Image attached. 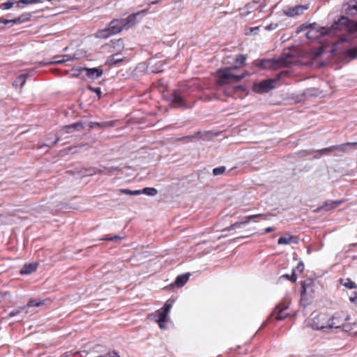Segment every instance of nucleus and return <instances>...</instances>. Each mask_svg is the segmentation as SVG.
Instances as JSON below:
<instances>
[{"label": "nucleus", "instance_id": "1", "mask_svg": "<svg viewBox=\"0 0 357 357\" xmlns=\"http://www.w3.org/2000/svg\"><path fill=\"white\" fill-rule=\"evenodd\" d=\"M310 28L306 37L312 40H317L327 34H337L338 31L345 30L350 33L357 32V22L350 20L347 17L342 16L335 22L330 27L318 26L316 23L309 24Z\"/></svg>", "mask_w": 357, "mask_h": 357}, {"label": "nucleus", "instance_id": "2", "mask_svg": "<svg viewBox=\"0 0 357 357\" xmlns=\"http://www.w3.org/2000/svg\"><path fill=\"white\" fill-rule=\"evenodd\" d=\"M147 10V9H144L129 15L126 18L113 20L107 27L98 30L95 33V36L98 38H107L112 35L119 33L123 29H128L136 24L137 17L142 14H146Z\"/></svg>", "mask_w": 357, "mask_h": 357}, {"label": "nucleus", "instance_id": "3", "mask_svg": "<svg viewBox=\"0 0 357 357\" xmlns=\"http://www.w3.org/2000/svg\"><path fill=\"white\" fill-rule=\"evenodd\" d=\"M324 321V319L321 317H314L312 319L311 326L312 328L317 330H324L327 328H342L343 331L348 332L351 331L354 324L345 323L349 319L348 316L344 317L341 313H335L331 318L328 319L325 324H319L317 322L320 319Z\"/></svg>", "mask_w": 357, "mask_h": 357}, {"label": "nucleus", "instance_id": "4", "mask_svg": "<svg viewBox=\"0 0 357 357\" xmlns=\"http://www.w3.org/2000/svg\"><path fill=\"white\" fill-rule=\"evenodd\" d=\"M236 66L220 68L217 70L218 75L217 82L219 85L229 84L237 83L244 78V74L236 75L233 73L234 70H236Z\"/></svg>", "mask_w": 357, "mask_h": 357}, {"label": "nucleus", "instance_id": "5", "mask_svg": "<svg viewBox=\"0 0 357 357\" xmlns=\"http://www.w3.org/2000/svg\"><path fill=\"white\" fill-rule=\"evenodd\" d=\"M314 281L312 280H306L301 282V303L303 306L308 305L310 303V298L312 297L314 293Z\"/></svg>", "mask_w": 357, "mask_h": 357}, {"label": "nucleus", "instance_id": "6", "mask_svg": "<svg viewBox=\"0 0 357 357\" xmlns=\"http://www.w3.org/2000/svg\"><path fill=\"white\" fill-rule=\"evenodd\" d=\"M357 145L356 142H347L345 144H342L337 146H331L328 148L323 149L321 150H318L314 151V155H313L314 158H319L322 155H328L329 153L334 151H344L345 146H356Z\"/></svg>", "mask_w": 357, "mask_h": 357}, {"label": "nucleus", "instance_id": "7", "mask_svg": "<svg viewBox=\"0 0 357 357\" xmlns=\"http://www.w3.org/2000/svg\"><path fill=\"white\" fill-rule=\"evenodd\" d=\"M274 82L275 81L272 79L263 80L254 85L253 91L258 93H268L274 88Z\"/></svg>", "mask_w": 357, "mask_h": 357}, {"label": "nucleus", "instance_id": "8", "mask_svg": "<svg viewBox=\"0 0 357 357\" xmlns=\"http://www.w3.org/2000/svg\"><path fill=\"white\" fill-rule=\"evenodd\" d=\"M73 71H86V76L88 78L94 80L96 79H98L103 74V70L98 67V68H73Z\"/></svg>", "mask_w": 357, "mask_h": 357}, {"label": "nucleus", "instance_id": "9", "mask_svg": "<svg viewBox=\"0 0 357 357\" xmlns=\"http://www.w3.org/2000/svg\"><path fill=\"white\" fill-rule=\"evenodd\" d=\"M309 8V4L297 5L293 7H287L284 9L283 12L285 15L291 17L298 16Z\"/></svg>", "mask_w": 357, "mask_h": 357}, {"label": "nucleus", "instance_id": "10", "mask_svg": "<svg viewBox=\"0 0 357 357\" xmlns=\"http://www.w3.org/2000/svg\"><path fill=\"white\" fill-rule=\"evenodd\" d=\"M171 103L177 108L188 109L189 106L185 102L180 91H174L169 98Z\"/></svg>", "mask_w": 357, "mask_h": 357}, {"label": "nucleus", "instance_id": "11", "mask_svg": "<svg viewBox=\"0 0 357 357\" xmlns=\"http://www.w3.org/2000/svg\"><path fill=\"white\" fill-rule=\"evenodd\" d=\"M287 306H283L282 308H280V305H277L275 307L274 312H272L268 317L267 318L266 321L264 322L261 326V328L264 327L266 324L270 321L271 317H273L274 313H277L276 319L277 320H283L285 318L288 317V314H283V311L287 309Z\"/></svg>", "mask_w": 357, "mask_h": 357}, {"label": "nucleus", "instance_id": "12", "mask_svg": "<svg viewBox=\"0 0 357 357\" xmlns=\"http://www.w3.org/2000/svg\"><path fill=\"white\" fill-rule=\"evenodd\" d=\"M345 199H339L335 201L327 200L321 206H320L318 210H324L326 211L333 210L336 207L339 206L340 204L344 203Z\"/></svg>", "mask_w": 357, "mask_h": 357}, {"label": "nucleus", "instance_id": "13", "mask_svg": "<svg viewBox=\"0 0 357 357\" xmlns=\"http://www.w3.org/2000/svg\"><path fill=\"white\" fill-rule=\"evenodd\" d=\"M60 140V138L57 136L55 132H50L46 136L47 143L43 144L40 146L42 148L43 146H47L48 148H52Z\"/></svg>", "mask_w": 357, "mask_h": 357}, {"label": "nucleus", "instance_id": "14", "mask_svg": "<svg viewBox=\"0 0 357 357\" xmlns=\"http://www.w3.org/2000/svg\"><path fill=\"white\" fill-rule=\"evenodd\" d=\"M297 243L298 238L289 234L280 236L278 241V243L280 245H289L291 243L296 244Z\"/></svg>", "mask_w": 357, "mask_h": 357}, {"label": "nucleus", "instance_id": "15", "mask_svg": "<svg viewBox=\"0 0 357 357\" xmlns=\"http://www.w3.org/2000/svg\"><path fill=\"white\" fill-rule=\"evenodd\" d=\"M190 276V274L189 273H186L178 275L176 278L174 282L172 283L171 284V286L182 287L188 281Z\"/></svg>", "mask_w": 357, "mask_h": 357}, {"label": "nucleus", "instance_id": "16", "mask_svg": "<svg viewBox=\"0 0 357 357\" xmlns=\"http://www.w3.org/2000/svg\"><path fill=\"white\" fill-rule=\"evenodd\" d=\"M38 267L37 263L25 264L20 271L21 275H29L36 271Z\"/></svg>", "mask_w": 357, "mask_h": 357}, {"label": "nucleus", "instance_id": "17", "mask_svg": "<svg viewBox=\"0 0 357 357\" xmlns=\"http://www.w3.org/2000/svg\"><path fill=\"white\" fill-rule=\"evenodd\" d=\"M29 76H30L29 73L20 75L13 82V85L16 87L20 86V87L22 88L26 82V77Z\"/></svg>", "mask_w": 357, "mask_h": 357}, {"label": "nucleus", "instance_id": "18", "mask_svg": "<svg viewBox=\"0 0 357 357\" xmlns=\"http://www.w3.org/2000/svg\"><path fill=\"white\" fill-rule=\"evenodd\" d=\"M64 128L66 130L67 133H70L73 130L81 131L84 130V127L81 122H77L70 125L66 126Z\"/></svg>", "mask_w": 357, "mask_h": 357}, {"label": "nucleus", "instance_id": "19", "mask_svg": "<svg viewBox=\"0 0 357 357\" xmlns=\"http://www.w3.org/2000/svg\"><path fill=\"white\" fill-rule=\"evenodd\" d=\"M340 283L349 289H357V284L349 278L340 279Z\"/></svg>", "mask_w": 357, "mask_h": 357}, {"label": "nucleus", "instance_id": "20", "mask_svg": "<svg viewBox=\"0 0 357 357\" xmlns=\"http://www.w3.org/2000/svg\"><path fill=\"white\" fill-rule=\"evenodd\" d=\"M123 59H124L123 57L121 56L120 53H116V54L111 55L109 57L107 62L109 65H115V64H117V63L123 61Z\"/></svg>", "mask_w": 357, "mask_h": 357}, {"label": "nucleus", "instance_id": "21", "mask_svg": "<svg viewBox=\"0 0 357 357\" xmlns=\"http://www.w3.org/2000/svg\"><path fill=\"white\" fill-rule=\"evenodd\" d=\"M253 64L260 68H267L271 66V61L268 59H257L254 61Z\"/></svg>", "mask_w": 357, "mask_h": 357}, {"label": "nucleus", "instance_id": "22", "mask_svg": "<svg viewBox=\"0 0 357 357\" xmlns=\"http://www.w3.org/2000/svg\"><path fill=\"white\" fill-rule=\"evenodd\" d=\"M168 314L164 312L161 308L155 312V317L156 321H160L161 322H166Z\"/></svg>", "mask_w": 357, "mask_h": 357}, {"label": "nucleus", "instance_id": "23", "mask_svg": "<svg viewBox=\"0 0 357 357\" xmlns=\"http://www.w3.org/2000/svg\"><path fill=\"white\" fill-rule=\"evenodd\" d=\"M140 195L144 194L148 196H155L158 194V190L155 188H144L142 190H139Z\"/></svg>", "mask_w": 357, "mask_h": 357}, {"label": "nucleus", "instance_id": "24", "mask_svg": "<svg viewBox=\"0 0 357 357\" xmlns=\"http://www.w3.org/2000/svg\"><path fill=\"white\" fill-rule=\"evenodd\" d=\"M30 19V15L29 14H27L26 15H21L17 18H15V19H13L12 20V24H21V23H23V22H25L26 21H28Z\"/></svg>", "mask_w": 357, "mask_h": 357}, {"label": "nucleus", "instance_id": "25", "mask_svg": "<svg viewBox=\"0 0 357 357\" xmlns=\"http://www.w3.org/2000/svg\"><path fill=\"white\" fill-rule=\"evenodd\" d=\"M26 309V306H21L16 309H14L8 313L7 317L11 318V317H15L16 315L24 312Z\"/></svg>", "mask_w": 357, "mask_h": 357}, {"label": "nucleus", "instance_id": "26", "mask_svg": "<svg viewBox=\"0 0 357 357\" xmlns=\"http://www.w3.org/2000/svg\"><path fill=\"white\" fill-rule=\"evenodd\" d=\"M42 3L41 0H20L17 2V6L21 7V4H31V3Z\"/></svg>", "mask_w": 357, "mask_h": 357}, {"label": "nucleus", "instance_id": "27", "mask_svg": "<svg viewBox=\"0 0 357 357\" xmlns=\"http://www.w3.org/2000/svg\"><path fill=\"white\" fill-rule=\"evenodd\" d=\"M43 304V301H37L36 299H30L26 306V308L29 307H39V306L42 305Z\"/></svg>", "mask_w": 357, "mask_h": 357}, {"label": "nucleus", "instance_id": "28", "mask_svg": "<svg viewBox=\"0 0 357 357\" xmlns=\"http://www.w3.org/2000/svg\"><path fill=\"white\" fill-rule=\"evenodd\" d=\"M13 0H8L6 2L1 3L0 5V8L3 10H9L13 6Z\"/></svg>", "mask_w": 357, "mask_h": 357}, {"label": "nucleus", "instance_id": "29", "mask_svg": "<svg viewBox=\"0 0 357 357\" xmlns=\"http://www.w3.org/2000/svg\"><path fill=\"white\" fill-rule=\"evenodd\" d=\"M123 238L119 236V235H114L113 236H109V235H106L104 238H101L102 241H117L119 240L123 239Z\"/></svg>", "mask_w": 357, "mask_h": 357}, {"label": "nucleus", "instance_id": "30", "mask_svg": "<svg viewBox=\"0 0 357 357\" xmlns=\"http://www.w3.org/2000/svg\"><path fill=\"white\" fill-rule=\"evenodd\" d=\"M226 170V167L225 166H220L215 167L213 169V174L214 176H219L222 174Z\"/></svg>", "mask_w": 357, "mask_h": 357}, {"label": "nucleus", "instance_id": "31", "mask_svg": "<svg viewBox=\"0 0 357 357\" xmlns=\"http://www.w3.org/2000/svg\"><path fill=\"white\" fill-rule=\"evenodd\" d=\"M120 191H121V192H122L123 194H125V195H135V196L140 195L139 190H128V189H121Z\"/></svg>", "mask_w": 357, "mask_h": 357}, {"label": "nucleus", "instance_id": "32", "mask_svg": "<svg viewBox=\"0 0 357 357\" xmlns=\"http://www.w3.org/2000/svg\"><path fill=\"white\" fill-rule=\"evenodd\" d=\"M243 226H245L243 223L241 221H239L231 225L229 227H227L225 230L231 231L236 228H242Z\"/></svg>", "mask_w": 357, "mask_h": 357}, {"label": "nucleus", "instance_id": "33", "mask_svg": "<svg viewBox=\"0 0 357 357\" xmlns=\"http://www.w3.org/2000/svg\"><path fill=\"white\" fill-rule=\"evenodd\" d=\"M84 169L85 171L86 175H87V176H91V175L96 174L97 173L100 172V170L97 169L95 167H89L88 169Z\"/></svg>", "mask_w": 357, "mask_h": 357}, {"label": "nucleus", "instance_id": "34", "mask_svg": "<svg viewBox=\"0 0 357 357\" xmlns=\"http://www.w3.org/2000/svg\"><path fill=\"white\" fill-rule=\"evenodd\" d=\"M271 217H272V215H271V214H262V213L255 214V215H254V216H253V218H254L255 219H256V218H260V219H261V220H269Z\"/></svg>", "mask_w": 357, "mask_h": 357}, {"label": "nucleus", "instance_id": "35", "mask_svg": "<svg viewBox=\"0 0 357 357\" xmlns=\"http://www.w3.org/2000/svg\"><path fill=\"white\" fill-rule=\"evenodd\" d=\"M246 60V56L244 54H239L235 59V63L237 64H243Z\"/></svg>", "mask_w": 357, "mask_h": 357}, {"label": "nucleus", "instance_id": "36", "mask_svg": "<svg viewBox=\"0 0 357 357\" xmlns=\"http://www.w3.org/2000/svg\"><path fill=\"white\" fill-rule=\"evenodd\" d=\"M281 278H287V280L291 281L292 282H295L296 281V276L295 275V270H293V273L291 275L284 274L281 276Z\"/></svg>", "mask_w": 357, "mask_h": 357}, {"label": "nucleus", "instance_id": "37", "mask_svg": "<svg viewBox=\"0 0 357 357\" xmlns=\"http://www.w3.org/2000/svg\"><path fill=\"white\" fill-rule=\"evenodd\" d=\"M107 124V123L105 122H101V123H99V122H89L88 126H89V129H92L94 127L96 126H104Z\"/></svg>", "mask_w": 357, "mask_h": 357}, {"label": "nucleus", "instance_id": "38", "mask_svg": "<svg viewBox=\"0 0 357 357\" xmlns=\"http://www.w3.org/2000/svg\"><path fill=\"white\" fill-rule=\"evenodd\" d=\"M254 215L245 216L242 218L241 222L243 223L244 225L248 224L251 220H255L253 218Z\"/></svg>", "mask_w": 357, "mask_h": 357}, {"label": "nucleus", "instance_id": "39", "mask_svg": "<svg viewBox=\"0 0 357 357\" xmlns=\"http://www.w3.org/2000/svg\"><path fill=\"white\" fill-rule=\"evenodd\" d=\"M172 308V304L169 303V301H167L165 305H163L162 307H161V309L165 312L166 313H169V312L170 311Z\"/></svg>", "mask_w": 357, "mask_h": 357}, {"label": "nucleus", "instance_id": "40", "mask_svg": "<svg viewBox=\"0 0 357 357\" xmlns=\"http://www.w3.org/2000/svg\"><path fill=\"white\" fill-rule=\"evenodd\" d=\"M348 54L352 59L357 58V47L349 50Z\"/></svg>", "mask_w": 357, "mask_h": 357}, {"label": "nucleus", "instance_id": "41", "mask_svg": "<svg viewBox=\"0 0 357 357\" xmlns=\"http://www.w3.org/2000/svg\"><path fill=\"white\" fill-rule=\"evenodd\" d=\"M278 25L276 23H271L268 25H267L265 29L268 31H273L278 28Z\"/></svg>", "mask_w": 357, "mask_h": 357}, {"label": "nucleus", "instance_id": "42", "mask_svg": "<svg viewBox=\"0 0 357 357\" xmlns=\"http://www.w3.org/2000/svg\"><path fill=\"white\" fill-rule=\"evenodd\" d=\"M89 89L90 91L95 92L98 96L99 98L100 97V96H101V89H100V88H99V87L94 88V87H92V86H89Z\"/></svg>", "mask_w": 357, "mask_h": 357}, {"label": "nucleus", "instance_id": "43", "mask_svg": "<svg viewBox=\"0 0 357 357\" xmlns=\"http://www.w3.org/2000/svg\"><path fill=\"white\" fill-rule=\"evenodd\" d=\"M62 58H63V62H66V61H72L74 59H75V55L71 56V55L66 54V55H63Z\"/></svg>", "mask_w": 357, "mask_h": 357}, {"label": "nucleus", "instance_id": "44", "mask_svg": "<svg viewBox=\"0 0 357 357\" xmlns=\"http://www.w3.org/2000/svg\"><path fill=\"white\" fill-rule=\"evenodd\" d=\"M309 28H310L309 24H302V25H301V26L298 28V29H297V33H299V32H301V31L305 30V29H309Z\"/></svg>", "mask_w": 357, "mask_h": 357}, {"label": "nucleus", "instance_id": "45", "mask_svg": "<svg viewBox=\"0 0 357 357\" xmlns=\"http://www.w3.org/2000/svg\"><path fill=\"white\" fill-rule=\"evenodd\" d=\"M352 294L354 295V296H351L349 298V301L351 303H357V291H354Z\"/></svg>", "mask_w": 357, "mask_h": 357}, {"label": "nucleus", "instance_id": "46", "mask_svg": "<svg viewBox=\"0 0 357 357\" xmlns=\"http://www.w3.org/2000/svg\"><path fill=\"white\" fill-rule=\"evenodd\" d=\"M12 24V20L0 19V24Z\"/></svg>", "mask_w": 357, "mask_h": 357}, {"label": "nucleus", "instance_id": "47", "mask_svg": "<svg viewBox=\"0 0 357 357\" xmlns=\"http://www.w3.org/2000/svg\"><path fill=\"white\" fill-rule=\"evenodd\" d=\"M297 270L299 271V272H303V271L304 270V264L303 262H299L297 265V267H296Z\"/></svg>", "mask_w": 357, "mask_h": 357}, {"label": "nucleus", "instance_id": "48", "mask_svg": "<svg viewBox=\"0 0 357 357\" xmlns=\"http://www.w3.org/2000/svg\"><path fill=\"white\" fill-rule=\"evenodd\" d=\"M312 153V151H303L301 152V156H307Z\"/></svg>", "mask_w": 357, "mask_h": 357}, {"label": "nucleus", "instance_id": "49", "mask_svg": "<svg viewBox=\"0 0 357 357\" xmlns=\"http://www.w3.org/2000/svg\"><path fill=\"white\" fill-rule=\"evenodd\" d=\"M275 231V229H274L273 227H267V228L264 230V231L263 232V234H268V233L272 232V231Z\"/></svg>", "mask_w": 357, "mask_h": 357}, {"label": "nucleus", "instance_id": "50", "mask_svg": "<svg viewBox=\"0 0 357 357\" xmlns=\"http://www.w3.org/2000/svg\"><path fill=\"white\" fill-rule=\"evenodd\" d=\"M317 317H321L322 318L324 319V321H322V319H321L319 321H317V322H318L319 324H326V322L327 321V319L325 317L324 315H318Z\"/></svg>", "mask_w": 357, "mask_h": 357}, {"label": "nucleus", "instance_id": "51", "mask_svg": "<svg viewBox=\"0 0 357 357\" xmlns=\"http://www.w3.org/2000/svg\"><path fill=\"white\" fill-rule=\"evenodd\" d=\"M64 63V62L62 59L61 60H54V61H51L50 63L60 64V63Z\"/></svg>", "mask_w": 357, "mask_h": 357}, {"label": "nucleus", "instance_id": "52", "mask_svg": "<svg viewBox=\"0 0 357 357\" xmlns=\"http://www.w3.org/2000/svg\"><path fill=\"white\" fill-rule=\"evenodd\" d=\"M162 0H156V1H150L148 5L149 6H151L152 5H155L159 2H160Z\"/></svg>", "mask_w": 357, "mask_h": 357}, {"label": "nucleus", "instance_id": "53", "mask_svg": "<svg viewBox=\"0 0 357 357\" xmlns=\"http://www.w3.org/2000/svg\"><path fill=\"white\" fill-rule=\"evenodd\" d=\"M158 324V326L160 328H164L165 327V322H161L160 321H156Z\"/></svg>", "mask_w": 357, "mask_h": 357}, {"label": "nucleus", "instance_id": "54", "mask_svg": "<svg viewBox=\"0 0 357 357\" xmlns=\"http://www.w3.org/2000/svg\"><path fill=\"white\" fill-rule=\"evenodd\" d=\"M201 135V132H197L195 133L194 135L191 136L190 137H200Z\"/></svg>", "mask_w": 357, "mask_h": 357}, {"label": "nucleus", "instance_id": "55", "mask_svg": "<svg viewBox=\"0 0 357 357\" xmlns=\"http://www.w3.org/2000/svg\"><path fill=\"white\" fill-rule=\"evenodd\" d=\"M47 63L40 62V63L38 64V67H42V66H45V65H47Z\"/></svg>", "mask_w": 357, "mask_h": 357}, {"label": "nucleus", "instance_id": "56", "mask_svg": "<svg viewBox=\"0 0 357 357\" xmlns=\"http://www.w3.org/2000/svg\"><path fill=\"white\" fill-rule=\"evenodd\" d=\"M355 246H357V243H351V244H350V245H349L350 248H354V247H355Z\"/></svg>", "mask_w": 357, "mask_h": 357}, {"label": "nucleus", "instance_id": "57", "mask_svg": "<svg viewBox=\"0 0 357 357\" xmlns=\"http://www.w3.org/2000/svg\"><path fill=\"white\" fill-rule=\"evenodd\" d=\"M237 89H244V86H238L237 87Z\"/></svg>", "mask_w": 357, "mask_h": 357}, {"label": "nucleus", "instance_id": "58", "mask_svg": "<svg viewBox=\"0 0 357 357\" xmlns=\"http://www.w3.org/2000/svg\"><path fill=\"white\" fill-rule=\"evenodd\" d=\"M3 29V27L1 26V24H0V31H1Z\"/></svg>", "mask_w": 357, "mask_h": 357}, {"label": "nucleus", "instance_id": "59", "mask_svg": "<svg viewBox=\"0 0 357 357\" xmlns=\"http://www.w3.org/2000/svg\"><path fill=\"white\" fill-rule=\"evenodd\" d=\"M66 354H64L63 356H61V357H66Z\"/></svg>", "mask_w": 357, "mask_h": 357}]
</instances>
